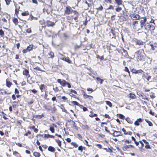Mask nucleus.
Returning <instances> with one entry per match:
<instances>
[{
    "label": "nucleus",
    "instance_id": "1",
    "mask_svg": "<svg viewBox=\"0 0 157 157\" xmlns=\"http://www.w3.org/2000/svg\"><path fill=\"white\" fill-rule=\"evenodd\" d=\"M136 54L138 59L140 60H143L144 54L143 50L141 49L139 50L136 52Z\"/></svg>",
    "mask_w": 157,
    "mask_h": 157
},
{
    "label": "nucleus",
    "instance_id": "2",
    "mask_svg": "<svg viewBox=\"0 0 157 157\" xmlns=\"http://www.w3.org/2000/svg\"><path fill=\"white\" fill-rule=\"evenodd\" d=\"M144 27L145 29L147 30L153 31L155 29L154 25H150L148 23L145 24Z\"/></svg>",
    "mask_w": 157,
    "mask_h": 157
},
{
    "label": "nucleus",
    "instance_id": "3",
    "mask_svg": "<svg viewBox=\"0 0 157 157\" xmlns=\"http://www.w3.org/2000/svg\"><path fill=\"white\" fill-rule=\"evenodd\" d=\"M52 9L51 7L49 5L45 6V8L43 10V12L44 13H46L48 14H49L52 11Z\"/></svg>",
    "mask_w": 157,
    "mask_h": 157
},
{
    "label": "nucleus",
    "instance_id": "4",
    "mask_svg": "<svg viewBox=\"0 0 157 157\" xmlns=\"http://www.w3.org/2000/svg\"><path fill=\"white\" fill-rule=\"evenodd\" d=\"M143 20H141L140 21V27L141 28H143L145 25L147 21V18L145 17H142Z\"/></svg>",
    "mask_w": 157,
    "mask_h": 157
},
{
    "label": "nucleus",
    "instance_id": "5",
    "mask_svg": "<svg viewBox=\"0 0 157 157\" xmlns=\"http://www.w3.org/2000/svg\"><path fill=\"white\" fill-rule=\"evenodd\" d=\"M130 17L134 20H139L140 18V16L138 14H131Z\"/></svg>",
    "mask_w": 157,
    "mask_h": 157
},
{
    "label": "nucleus",
    "instance_id": "6",
    "mask_svg": "<svg viewBox=\"0 0 157 157\" xmlns=\"http://www.w3.org/2000/svg\"><path fill=\"white\" fill-rule=\"evenodd\" d=\"M73 11V10L70 6H67L66 7L65 10V12L67 14H70Z\"/></svg>",
    "mask_w": 157,
    "mask_h": 157
},
{
    "label": "nucleus",
    "instance_id": "7",
    "mask_svg": "<svg viewBox=\"0 0 157 157\" xmlns=\"http://www.w3.org/2000/svg\"><path fill=\"white\" fill-rule=\"evenodd\" d=\"M57 81L61 85L63 86H65L67 85V82L65 80H63L61 81L60 79H58L57 80Z\"/></svg>",
    "mask_w": 157,
    "mask_h": 157
},
{
    "label": "nucleus",
    "instance_id": "8",
    "mask_svg": "<svg viewBox=\"0 0 157 157\" xmlns=\"http://www.w3.org/2000/svg\"><path fill=\"white\" fill-rule=\"evenodd\" d=\"M134 146L132 145H128L124 146L122 148L124 151H126L129 148H133Z\"/></svg>",
    "mask_w": 157,
    "mask_h": 157
},
{
    "label": "nucleus",
    "instance_id": "9",
    "mask_svg": "<svg viewBox=\"0 0 157 157\" xmlns=\"http://www.w3.org/2000/svg\"><path fill=\"white\" fill-rule=\"evenodd\" d=\"M23 75L28 76L29 77H30V75L29 74V71L27 69H25L23 71Z\"/></svg>",
    "mask_w": 157,
    "mask_h": 157
},
{
    "label": "nucleus",
    "instance_id": "10",
    "mask_svg": "<svg viewBox=\"0 0 157 157\" xmlns=\"http://www.w3.org/2000/svg\"><path fill=\"white\" fill-rule=\"evenodd\" d=\"M113 132V135L114 136H120L121 134V132L119 131H114Z\"/></svg>",
    "mask_w": 157,
    "mask_h": 157
},
{
    "label": "nucleus",
    "instance_id": "11",
    "mask_svg": "<svg viewBox=\"0 0 157 157\" xmlns=\"http://www.w3.org/2000/svg\"><path fill=\"white\" fill-rule=\"evenodd\" d=\"M83 98L86 99L89 98L90 99V98H93L92 96L87 95L86 94L85 92H84L83 94Z\"/></svg>",
    "mask_w": 157,
    "mask_h": 157
},
{
    "label": "nucleus",
    "instance_id": "12",
    "mask_svg": "<svg viewBox=\"0 0 157 157\" xmlns=\"http://www.w3.org/2000/svg\"><path fill=\"white\" fill-rule=\"evenodd\" d=\"M150 45L151 46V48L152 50H154V47H157V44L153 43L152 42H150L149 43Z\"/></svg>",
    "mask_w": 157,
    "mask_h": 157
},
{
    "label": "nucleus",
    "instance_id": "13",
    "mask_svg": "<svg viewBox=\"0 0 157 157\" xmlns=\"http://www.w3.org/2000/svg\"><path fill=\"white\" fill-rule=\"evenodd\" d=\"M48 150L51 152H54L55 151V149L53 147L50 146L48 148Z\"/></svg>",
    "mask_w": 157,
    "mask_h": 157
},
{
    "label": "nucleus",
    "instance_id": "14",
    "mask_svg": "<svg viewBox=\"0 0 157 157\" xmlns=\"http://www.w3.org/2000/svg\"><path fill=\"white\" fill-rule=\"evenodd\" d=\"M62 59L69 63H71V60L68 57H64Z\"/></svg>",
    "mask_w": 157,
    "mask_h": 157
},
{
    "label": "nucleus",
    "instance_id": "15",
    "mask_svg": "<svg viewBox=\"0 0 157 157\" xmlns=\"http://www.w3.org/2000/svg\"><path fill=\"white\" fill-rule=\"evenodd\" d=\"M47 25L48 26H52L55 25V23L53 22L48 21L47 22Z\"/></svg>",
    "mask_w": 157,
    "mask_h": 157
},
{
    "label": "nucleus",
    "instance_id": "16",
    "mask_svg": "<svg viewBox=\"0 0 157 157\" xmlns=\"http://www.w3.org/2000/svg\"><path fill=\"white\" fill-rule=\"evenodd\" d=\"M33 47V44H30L26 48L28 51L29 52L32 50Z\"/></svg>",
    "mask_w": 157,
    "mask_h": 157
},
{
    "label": "nucleus",
    "instance_id": "17",
    "mask_svg": "<svg viewBox=\"0 0 157 157\" xmlns=\"http://www.w3.org/2000/svg\"><path fill=\"white\" fill-rule=\"evenodd\" d=\"M33 155L35 157H40V154L37 152H34L33 153Z\"/></svg>",
    "mask_w": 157,
    "mask_h": 157
},
{
    "label": "nucleus",
    "instance_id": "18",
    "mask_svg": "<svg viewBox=\"0 0 157 157\" xmlns=\"http://www.w3.org/2000/svg\"><path fill=\"white\" fill-rule=\"evenodd\" d=\"M44 137L47 138H54V136L53 135H50L49 134H45L44 135Z\"/></svg>",
    "mask_w": 157,
    "mask_h": 157
},
{
    "label": "nucleus",
    "instance_id": "19",
    "mask_svg": "<svg viewBox=\"0 0 157 157\" xmlns=\"http://www.w3.org/2000/svg\"><path fill=\"white\" fill-rule=\"evenodd\" d=\"M116 3L118 5H120L122 4V0H115Z\"/></svg>",
    "mask_w": 157,
    "mask_h": 157
},
{
    "label": "nucleus",
    "instance_id": "20",
    "mask_svg": "<svg viewBox=\"0 0 157 157\" xmlns=\"http://www.w3.org/2000/svg\"><path fill=\"white\" fill-rule=\"evenodd\" d=\"M82 128L84 129H89V127L87 125H82L81 126Z\"/></svg>",
    "mask_w": 157,
    "mask_h": 157
},
{
    "label": "nucleus",
    "instance_id": "21",
    "mask_svg": "<svg viewBox=\"0 0 157 157\" xmlns=\"http://www.w3.org/2000/svg\"><path fill=\"white\" fill-rule=\"evenodd\" d=\"M136 44L139 45H142L143 44V42L142 41L139 40H137L136 41Z\"/></svg>",
    "mask_w": 157,
    "mask_h": 157
},
{
    "label": "nucleus",
    "instance_id": "22",
    "mask_svg": "<svg viewBox=\"0 0 157 157\" xmlns=\"http://www.w3.org/2000/svg\"><path fill=\"white\" fill-rule=\"evenodd\" d=\"M129 95V97L131 99H134L135 98L136 96L134 94L132 93H130Z\"/></svg>",
    "mask_w": 157,
    "mask_h": 157
},
{
    "label": "nucleus",
    "instance_id": "23",
    "mask_svg": "<svg viewBox=\"0 0 157 157\" xmlns=\"http://www.w3.org/2000/svg\"><path fill=\"white\" fill-rule=\"evenodd\" d=\"M96 79L97 81L99 82L101 84H102L103 83V79L100 78H99V77L96 78Z\"/></svg>",
    "mask_w": 157,
    "mask_h": 157
},
{
    "label": "nucleus",
    "instance_id": "24",
    "mask_svg": "<svg viewBox=\"0 0 157 157\" xmlns=\"http://www.w3.org/2000/svg\"><path fill=\"white\" fill-rule=\"evenodd\" d=\"M29 14V12L27 11L21 13V15L23 16H26Z\"/></svg>",
    "mask_w": 157,
    "mask_h": 157
},
{
    "label": "nucleus",
    "instance_id": "25",
    "mask_svg": "<svg viewBox=\"0 0 157 157\" xmlns=\"http://www.w3.org/2000/svg\"><path fill=\"white\" fill-rule=\"evenodd\" d=\"M49 130L52 133H54L55 132V129L53 126H50Z\"/></svg>",
    "mask_w": 157,
    "mask_h": 157
},
{
    "label": "nucleus",
    "instance_id": "26",
    "mask_svg": "<svg viewBox=\"0 0 157 157\" xmlns=\"http://www.w3.org/2000/svg\"><path fill=\"white\" fill-rule=\"evenodd\" d=\"M107 105H108L110 107H112V103L109 101H105Z\"/></svg>",
    "mask_w": 157,
    "mask_h": 157
},
{
    "label": "nucleus",
    "instance_id": "27",
    "mask_svg": "<svg viewBox=\"0 0 157 157\" xmlns=\"http://www.w3.org/2000/svg\"><path fill=\"white\" fill-rule=\"evenodd\" d=\"M6 84L7 86L10 87L11 86L12 83L10 81H6Z\"/></svg>",
    "mask_w": 157,
    "mask_h": 157
},
{
    "label": "nucleus",
    "instance_id": "28",
    "mask_svg": "<svg viewBox=\"0 0 157 157\" xmlns=\"http://www.w3.org/2000/svg\"><path fill=\"white\" fill-rule=\"evenodd\" d=\"M56 142H57V143L58 144L59 146L60 147H61V141L59 140H56Z\"/></svg>",
    "mask_w": 157,
    "mask_h": 157
},
{
    "label": "nucleus",
    "instance_id": "29",
    "mask_svg": "<svg viewBox=\"0 0 157 157\" xmlns=\"http://www.w3.org/2000/svg\"><path fill=\"white\" fill-rule=\"evenodd\" d=\"M71 144L75 148L77 147L78 146V145L75 142H72L71 143Z\"/></svg>",
    "mask_w": 157,
    "mask_h": 157
},
{
    "label": "nucleus",
    "instance_id": "30",
    "mask_svg": "<svg viewBox=\"0 0 157 157\" xmlns=\"http://www.w3.org/2000/svg\"><path fill=\"white\" fill-rule=\"evenodd\" d=\"M137 94L140 97H141L142 96H143V95H144V94L140 91L137 92Z\"/></svg>",
    "mask_w": 157,
    "mask_h": 157
},
{
    "label": "nucleus",
    "instance_id": "31",
    "mask_svg": "<svg viewBox=\"0 0 157 157\" xmlns=\"http://www.w3.org/2000/svg\"><path fill=\"white\" fill-rule=\"evenodd\" d=\"M49 55L50 57L52 58H53L54 57V53L52 52H50V53H49Z\"/></svg>",
    "mask_w": 157,
    "mask_h": 157
},
{
    "label": "nucleus",
    "instance_id": "32",
    "mask_svg": "<svg viewBox=\"0 0 157 157\" xmlns=\"http://www.w3.org/2000/svg\"><path fill=\"white\" fill-rule=\"evenodd\" d=\"M145 121L146 122L148 123V125L150 126H152L153 125L152 124V123L150 121H149L147 120H145Z\"/></svg>",
    "mask_w": 157,
    "mask_h": 157
},
{
    "label": "nucleus",
    "instance_id": "33",
    "mask_svg": "<svg viewBox=\"0 0 157 157\" xmlns=\"http://www.w3.org/2000/svg\"><path fill=\"white\" fill-rule=\"evenodd\" d=\"M60 108L62 109V111L66 112L67 111L64 108V107L63 105H61L60 106Z\"/></svg>",
    "mask_w": 157,
    "mask_h": 157
},
{
    "label": "nucleus",
    "instance_id": "34",
    "mask_svg": "<svg viewBox=\"0 0 157 157\" xmlns=\"http://www.w3.org/2000/svg\"><path fill=\"white\" fill-rule=\"evenodd\" d=\"M83 149V147L82 146H80L78 147V150L80 151L81 152H82Z\"/></svg>",
    "mask_w": 157,
    "mask_h": 157
},
{
    "label": "nucleus",
    "instance_id": "35",
    "mask_svg": "<svg viewBox=\"0 0 157 157\" xmlns=\"http://www.w3.org/2000/svg\"><path fill=\"white\" fill-rule=\"evenodd\" d=\"M124 71H125L127 72L128 73V74L130 76V72L129 71V70L128 68V67H125V69H124Z\"/></svg>",
    "mask_w": 157,
    "mask_h": 157
},
{
    "label": "nucleus",
    "instance_id": "36",
    "mask_svg": "<svg viewBox=\"0 0 157 157\" xmlns=\"http://www.w3.org/2000/svg\"><path fill=\"white\" fill-rule=\"evenodd\" d=\"M7 5L10 4V2H11V0H5Z\"/></svg>",
    "mask_w": 157,
    "mask_h": 157
},
{
    "label": "nucleus",
    "instance_id": "37",
    "mask_svg": "<svg viewBox=\"0 0 157 157\" xmlns=\"http://www.w3.org/2000/svg\"><path fill=\"white\" fill-rule=\"evenodd\" d=\"M44 87H45V86L44 84H42L40 86V89L41 90H43L44 89Z\"/></svg>",
    "mask_w": 157,
    "mask_h": 157
},
{
    "label": "nucleus",
    "instance_id": "38",
    "mask_svg": "<svg viewBox=\"0 0 157 157\" xmlns=\"http://www.w3.org/2000/svg\"><path fill=\"white\" fill-rule=\"evenodd\" d=\"M4 33L2 29L0 30V35L2 36L4 35Z\"/></svg>",
    "mask_w": 157,
    "mask_h": 157
},
{
    "label": "nucleus",
    "instance_id": "39",
    "mask_svg": "<svg viewBox=\"0 0 157 157\" xmlns=\"http://www.w3.org/2000/svg\"><path fill=\"white\" fill-rule=\"evenodd\" d=\"M119 117L120 119H124V116L122 114H119Z\"/></svg>",
    "mask_w": 157,
    "mask_h": 157
},
{
    "label": "nucleus",
    "instance_id": "40",
    "mask_svg": "<svg viewBox=\"0 0 157 157\" xmlns=\"http://www.w3.org/2000/svg\"><path fill=\"white\" fill-rule=\"evenodd\" d=\"M13 22L15 23L16 24L18 22V20L16 18H14L13 20Z\"/></svg>",
    "mask_w": 157,
    "mask_h": 157
},
{
    "label": "nucleus",
    "instance_id": "41",
    "mask_svg": "<svg viewBox=\"0 0 157 157\" xmlns=\"http://www.w3.org/2000/svg\"><path fill=\"white\" fill-rule=\"evenodd\" d=\"M122 9L121 7H118L116 9V10L117 12H119Z\"/></svg>",
    "mask_w": 157,
    "mask_h": 157
},
{
    "label": "nucleus",
    "instance_id": "42",
    "mask_svg": "<svg viewBox=\"0 0 157 157\" xmlns=\"http://www.w3.org/2000/svg\"><path fill=\"white\" fill-rule=\"evenodd\" d=\"M145 148H146L147 149H151V147H150V146L148 144H147L145 146Z\"/></svg>",
    "mask_w": 157,
    "mask_h": 157
},
{
    "label": "nucleus",
    "instance_id": "43",
    "mask_svg": "<svg viewBox=\"0 0 157 157\" xmlns=\"http://www.w3.org/2000/svg\"><path fill=\"white\" fill-rule=\"evenodd\" d=\"M141 97L143 99H144V100H146L147 101H148V98H147L145 96H144V95H143V96H142Z\"/></svg>",
    "mask_w": 157,
    "mask_h": 157
},
{
    "label": "nucleus",
    "instance_id": "44",
    "mask_svg": "<svg viewBox=\"0 0 157 157\" xmlns=\"http://www.w3.org/2000/svg\"><path fill=\"white\" fill-rule=\"evenodd\" d=\"M149 22H150V23H153V25H154V26L155 25V23H154V20L153 19H151V20L149 21Z\"/></svg>",
    "mask_w": 157,
    "mask_h": 157
},
{
    "label": "nucleus",
    "instance_id": "45",
    "mask_svg": "<svg viewBox=\"0 0 157 157\" xmlns=\"http://www.w3.org/2000/svg\"><path fill=\"white\" fill-rule=\"evenodd\" d=\"M72 103L75 105H79V103L76 101H73Z\"/></svg>",
    "mask_w": 157,
    "mask_h": 157
},
{
    "label": "nucleus",
    "instance_id": "46",
    "mask_svg": "<svg viewBox=\"0 0 157 157\" xmlns=\"http://www.w3.org/2000/svg\"><path fill=\"white\" fill-rule=\"evenodd\" d=\"M28 51L27 50V48H26V49H23V51H22V52L24 53H27V52H28Z\"/></svg>",
    "mask_w": 157,
    "mask_h": 157
},
{
    "label": "nucleus",
    "instance_id": "47",
    "mask_svg": "<svg viewBox=\"0 0 157 157\" xmlns=\"http://www.w3.org/2000/svg\"><path fill=\"white\" fill-rule=\"evenodd\" d=\"M103 9V8L102 6H100V7H99L97 9L98 10H101Z\"/></svg>",
    "mask_w": 157,
    "mask_h": 157
},
{
    "label": "nucleus",
    "instance_id": "48",
    "mask_svg": "<svg viewBox=\"0 0 157 157\" xmlns=\"http://www.w3.org/2000/svg\"><path fill=\"white\" fill-rule=\"evenodd\" d=\"M26 32L28 33H30L31 32V30L30 29H28L26 30Z\"/></svg>",
    "mask_w": 157,
    "mask_h": 157
},
{
    "label": "nucleus",
    "instance_id": "49",
    "mask_svg": "<svg viewBox=\"0 0 157 157\" xmlns=\"http://www.w3.org/2000/svg\"><path fill=\"white\" fill-rule=\"evenodd\" d=\"M136 121H137L138 122H141L142 121V119L140 118L137 119Z\"/></svg>",
    "mask_w": 157,
    "mask_h": 157
},
{
    "label": "nucleus",
    "instance_id": "50",
    "mask_svg": "<svg viewBox=\"0 0 157 157\" xmlns=\"http://www.w3.org/2000/svg\"><path fill=\"white\" fill-rule=\"evenodd\" d=\"M138 122H137V121H136L134 122V124L136 126H139V124Z\"/></svg>",
    "mask_w": 157,
    "mask_h": 157
},
{
    "label": "nucleus",
    "instance_id": "51",
    "mask_svg": "<svg viewBox=\"0 0 157 157\" xmlns=\"http://www.w3.org/2000/svg\"><path fill=\"white\" fill-rule=\"evenodd\" d=\"M137 71L135 69H132V71L133 73H137Z\"/></svg>",
    "mask_w": 157,
    "mask_h": 157
},
{
    "label": "nucleus",
    "instance_id": "52",
    "mask_svg": "<svg viewBox=\"0 0 157 157\" xmlns=\"http://www.w3.org/2000/svg\"><path fill=\"white\" fill-rule=\"evenodd\" d=\"M71 92L75 94H77V92L75 90H71Z\"/></svg>",
    "mask_w": 157,
    "mask_h": 157
},
{
    "label": "nucleus",
    "instance_id": "53",
    "mask_svg": "<svg viewBox=\"0 0 157 157\" xmlns=\"http://www.w3.org/2000/svg\"><path fill=\"white\" fill-rule=\"evenodd\" d=\"M28 134H31V132L29 131H28L27 132V133H26L25 135V136H27L28 135Z\"/></svg>",
    "mask_w": 157,
    "mask_h": 157
},
{
    "label": "nucleus",
    "instance_id": "54",
    "mask_svg": "<svg viewBox=\"0 0 157 157\" xmlns=\"http://www.w3.org/2000/svg\"><path fill=\"white\" fill-rule=\"evenodd\" d=\"M12 98L13 99V100H16V97H15V95L14 94H13L12 95Z\"/></svg>",
    "mask_w": 157,
    "mask_h": 157
},
{
    "label": "nucleus",
    "instance_id": "55",
    "mask_svg": "<svg viewBox=\"0 0 157 157\" xmlns=\"http://www.w3.org/2000/svg\"><path fill=\"white\" fill-rule=\"evenodd\" d=\"M143 71L142 70L140 69L139 70H137V73H141Z\"/></svg>",
    "mask_w": 157,
    "mask_h": 157
},
{
    "label": "nucleus",
    "instance_id": "56",
    "mask_svg": "<svg viewBox=\"0 0 157 157\" xmlns=\"http://www.w3.org/2000/svg\"><path fill=\"white\" fill-rule=\"evenodd\" d=\"M87 90L88 91H90L92 92L94 91V90L93 89L90 88H87Z\"/></svg>",
    "mask_w": 157,
    "mask_h": 157
},
{
    "label": "nucleus",
    "instance_id": "57",
    "mask_svg": "<svg viewBox=\"0 0 157 157\" xmlns=\"http://www.w3.org/2000/svg\"><path fill=\"white\" fill-rule=\"evenodd\" d=\"M31 91L34 94H35L37 92V91L35 89L32 90Z\"/></svg>",
    "mask_w": 157,
    "mask_h": 157
},
{
    "label": "nucleus",
    "instance_id": "58",
    "mask_svg": "<svg viewBox=\"0 0 157 157\" xmlns=\"http://www.w3.org/2000/svg\"><path fill=\"white\" fill-rule=\"evenodd\" d=\"M15 92L16 94H19V91L17 88L15 89Z\"/></svg>",
    "mask_w": 157,
    "mask_h": 157
},
{
    "label": "nucleus",
    "instance_id": "59",
    "mask_svg": "<svg viewBox=\"0 0 157 157\" xmlns=\"http://www.w3.org/2000/svg\"><path fill=\"white\" fill-rule=\"evenodd\" d=\"M150 97L151 98H154L155 97V96L154 95V94L152 93L151 95H150Z\"/></svg>",
    "mask_w": 157,
    "mask_h": 157
},
{
    "label": "nucleus",
    "instance_id": "60",
    "mask_svg": "<svg viewBox=\"0 0 157 157\" xmlns=\"http://www.w3.org/2000/svg\"><path fill=\"white\" fill-rule=\"evenodd\" d=\"M67 141L69 143H70L71 142V140L70 138H67L66 139Z\"/></svg>",
    "mask_w": 157,
    "mask_h": 157
},
{
    "label": "nucleus",
    "instance_id": "61",
    "mask_svg": "<svg viewBox=\"0 0 157 157\" xmlns=\"http://www.w3.org/2000/svg\"><path fill=\"white\" fill-rule=\"evenodd\" d=\"M138 21H134L133 23V25H134V26H135V25L136 24H138Z\"/></svg>",
    "mask_w": 157,
    "mask_h": 157
},
{
    "label": "nucleus",
    "instance_id": "62",
    "mask_svg": "<svg viewBox=\"0 0 157 157\" xmlns=\"http://www.w3.org/2000/svg\"><path fill=\"white\" fill-rule=\"evenodd\" d=\"M96 146L99 148H101L102 147V146L100 144H97Z\"/></svg>",
    "mask_w": 157,
    "mask_h": 157
},
{
    "label": "nucleus",
    "instance_id": "63",
    "mask_svg": "<svg viewBox=\"0 0 157 157\" xmlns=\"http://www.w3.org/2000/svg\"><path fill=\"white\" fill-rule=\"evenodd\" d=\"M149 113L152 115H154V113L151 110L150 111Z\"/></svg>",
    "mask_w": 157,
    "mask_h": 157
},
{
    "label": "nucleus",
    "instance_id": "64",
    "mask_svg": "<svg viewBox=\"0 0 157 157\" xmlns=\"http://www.w3.org/2000/svg\"><path fill=\"white\" fill-rule=\"evenodd\" d=\"M67 87L69 88H70L71 87L70 84L68 82H67Z\"/></svg>",
    "mask_w": 157,
    "mask_h": 157
}]
</instances>
